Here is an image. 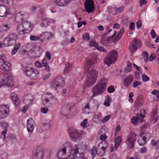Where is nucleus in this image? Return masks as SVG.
Masks as SVG:
<instances>
[{"instance_id": "nucleus-1", "label": "nucleus", "mask_w": 159, "mask_h": 159, "mask_svg": "<svg viewBox=\"0 0 159 159\" xmlns=\"http://www.w3.org/2000/svg\"><path fill=\"white\" fill-rule=\"evenodd\" d=\"M87 75L84 86L85 87H89L94 84L97 80L98 72L94 69L86 70Z\"/></svg>"}, {"instance_id": "nucleus-2", "label": "nucleus", "mask_w": 159, "mask_h": 159, "mask_svg": "<svg viewBox=\"0 0 159 159\" xmlns=\"http://www.w3.org/2000/svg\"><path fill=\"white\" fill-rule=\"evenodd\" d=\"M118 57L117 52L114 50H112L106 55L104 61L107 66H109L117 60Z\"/></svg>"}, {"instance_id": "nucleus-3", "label": "nucleus", "mask_w": 159, "mask_h": 159, "mask_svg": "<svg viewBox=\"0 0 159 159\" xmlns=\"http://www.w3.org/2000/svg\"><path fill=\"white\" fill-rule=\"evenodd\" d=\"M18 39L17 34L14 33H10L4 39L3 44L6 47L13 45L16 43V41Z\"/></svg>"}, {"instance_id": "nucleus-4", "label": "nucleus", "mask_w": 159, "mask_h": 159, "mask_svg": "<svg viewBox=\"0 0 159 159\" xmlns=\"http://www.w3.org/2000/svg\"><path fill=\"white\" fill-rule=\"evenodd\" d=\"M43 154V148L40 146H36L33 150L32 159H42Z\"/></svg>"}, {"instance_id": "nucleus-5", "label": "nucleus", "mask_w": 159, "mask_h": 159, "mask_svg": "<svg viewBox=\"0 0 159 159\" xmlns=\"http://www.w3.org/2000/svg\"><path fill=\"white\" fill-rule=\"evenodd\" d=\"M12 79V77L11 75H7L6 77H1L0 78V88L4 85L11 87L14 84Z\"/></svg>"}, {"instance_id": "nucleus-6", "label": "nucleus", "mask_w": 159, "mask_h": 159, "mask_svg": "<svg viewBox=\"0 0 159 159\" xmlns=\"http://www.w3.org/2000/svg\"><path fill=\"white\" fill-rule=\"evenodd\" d=\"M97 58L96 55L94 54H91L90 57L87 58L85 61L84 64V69L86 70L91 69V67L92 64L95 63Z\"/></svg>"}, {"instance_id": "nucleus-7", "label": "nucleus", "mask_w": 159, "mask_h": 159, "mask_svg": "<svg viewBox=\"0 0 159 159\" xmlns=\"http://www.w3.org/2000/svg\"><path fill=\"white\" fill-rule=\"evenodd\" d=\"M65 85V80L64 78L61 76L57 77L52 81L51 87L56 90V87L61 88Z\"/></svg>"}, {"instance_id": "nucleus-8", "label": "nucleus", "mask_w": 159, "mask_h": 159, "mask_svg": "<svg viewBox=\"0 0 159 159\" xmlns=\"http://www.w3.org/2000/svg\"><path fill=\"white\" fill-rule=\"evenodd\" d=\"M136 135L133 132H131L128 136L126 140V143L129 149L133 148L136 140Z\"/></svg>"}, {"instance_id": "nucleus-9", "label": "nucleus", "mask_w": 159, "mask_h": 159, "mask_svg": "<svg viewBox=\"0 0 159 159\" xmlns=\"http://www.w3.org/2000/svg\"><path fill=\"white\" fill-rule=\"evenodd\" d=\"M69 131L70 136L73 141H77L81 139L80 134L76 129L73 128H69Z\"/></svg>"}, {"instance_id": "nucleus-10", "label": "nucleus", "mask_w": 159, "mask_h": 159, "mask_svg": "<svg viewBox=\"0 0 159 159\" xmlns=\"http://www.w3.org/2000/svg\"><path fill=\"white\" fill-rule=\"evenodd\" d=\"M74 106V104L72 103L65 104L62 107L61 114L63 115H67L70 112Z\"/></svg>"}, {"instance_id": "nucleus-11", "label": "nucleus", "mask_w": 159, "mask_h": 159, "mask_svg": "<svg viewBox=\"0 0 159 159\" xmlns=\"http://www.w3.org/2000/svg\"><path fill=\"white\" fill-rule=\"evenodd\" d=\"M106 89L103 86L102 87L100 84L98 83L93 88L92 92L93 93V96H95L102 93Z\"/></svg>"}, {"instance_id": "nucleus-12", "label": "nucleus", "mask_w": 159, "mask_h": 159, "mask_svg": "<svg viewBox=\"0 0 159 159\" xmlns=\"http://www.w3.org/2000/svg\"><path fill=\"white\" fill-rule=\"evenodd\" d=\"M84 4L85 9L88 13L93 11L94 9V3L92 0H86Z\"/></svg>"}, {"instance_id": "nucleus-13", "label": "nucleus", "mask_w": 159, "mask_h": 159, "mask_svg": "<svg viewBox=\"0 0 159 159\" xmlns=\"http://www.w3.org/2000/svg\"><path fill=\"white\" fill-rule=\"evenodd\" d=\"M9 111V107L8 105H2L0 106V118H5Z\"/></svg>"}, {"instance_id": "nucleus-14", "label": "nucleus", "mask_w": 159, "mask_h": 159, "mask_svg": "<svg viewBox=\"0 0 159 159\" xmlns=\"http://www.w3.org/2000/svg\"><path fill=\"white\" fill-rule=\"evenodd\" d=\"M105 150H104L102 148L98 149V152L97 153V150L95 146H94L91 150V154L93 158L95 156L96 154H97L100 157L102 156L104 154L105 152Z\"/></svg>"}, {"instance_id": "nucleus-15", "label": "nucleus", "mask_w": 159, "mask_h": 159, "mask_svg": "<svg viewBox=\"0 0 159 159\" xmlns=\"http://www.w3.org/2000/svg\"><path fill=\"white\" fill-rule=\"evenodd\" d=\"M147 127L146 125H143L142 127V131L140 134V137H142V136L144 137L145 139L148 141L151 137V134L147 130L145 129Z\"/></svg>"}, {"instance_id": "nucleus-16", "label": "nucleus", "mask_w": 159, "mask_h": 159, "mask_svg": "<svg viewBox=\"0 0 159 159\" xmlns=\"http://www.w3.org/2000/svg\"><path fill=\"white\" fill-rule=\"evenodd\" d=\"M11 64L7 61H2L0 60V69L5 71H8L11 70Z\"/></svg>"}, {"instance_id": "nucleus-17", "label": "nucleus", "mask_w": 159, "mask_h": 159, "mask_svg": "<svg viewBox=\"0 0 159 159\" xmlns=\"http://www.w3.org/2000/svg\"><path fill=\"white\" fill-rule=\"evenodd\" d=\"M9 9L4 5H0V16L3 17L9 14Z\"/></svg>"}, {"instance_id": "nucleus-18", "label": "nucleus", "mask_w": 159, "mask_h": 159, "mask_svg": "<svg viewBox=\"0 0 159 159\" xmlns=\"http://www.w3.org/2000/svg\"><path fill=\"white\" fill-rule=\"evenodd\" d=\"M34 121L31 118L29 119L27 122V128L30 134H31L34 129Z\"/></svg>"}, {"instance_id": "nucleus-19", "label": "nucleus", "mask_w": 159, "mask_h": 159, "mask_svg": "<svg viewBox=\"0 0 159 159\" xmlns=\"http://www.w3.org/2000/svg\"><path fill=\"white\" fill-rule=\"evenodd\" d=\"M22 24L26 34L30 33L32 31V26L29 21H25L22 23Z\"/></svg>"}, {"instance_id": "nucleus-20", "label": "nucleus", "mask_w": 159, "mask_h": 159, "mask_svg": "<svg viewBox=\"0 0 159 159\" xmlns=\"http://www.w3.org/2000/svg\"><path fill=\"white\" fill-rule=\"evenodd\" d=\"M134 80V76L130 74L127 76L123 80L124 85L128 87Z\"/></svg>"}, {"instance_id": "nucleus-21", "label": "nucleus", "mask_w": 159, "mask_h": 159, "mask_svg": "<svg viewBox=\"0 0 159 159\" xmlns=\"http://www.w3.org/2000/svg\"><path fill=\"white\" fill-rule=\"evenodd\" d=\"M40 39H41V41L43 42V41L45 39L48 40L52 38L53 36V34L50 32H46L42 33L40 34Z\"/></svg>"}, {"instance_id": "nucleus-22", "label": "nucleus", "mask_w": 159, "mask_h": 159, "mask_svg": "<svg viewBox=\"0 0 159 159\" xmlns=\"http://www.w3.org/2000/svg\"><path fill=\"white\" fill-rule=\"evenodd\" d=\"M10 96L12 101L15 105L18 106L20 104V101L15 93H12Z\"/></svg>"}, {"instance_id": "nucleus-23", "label": "nucleus", "mask_w": 159, "mask_h": 159, "mask_svg": "<svg viewBox=\"0 0 159 159\" xmlns=\"http://www.w3.org/2000/svg\"><path fill=\"white\" fill-rule=\"evenodd\" d=\"M70 2V0H55L56 4L59 6L64 7L68 4Z\"/></svg>"}, {"instance_id": "nucleus-24", "label": "nucleus", "mask_w": 159, "mask_h": 159, "mask_svg": "<svg viewBox=\"0 0 159 159\" xmlns=\"http://www.w3.org/2000/svg\"><path fill=\"white\" fill-rule=\"evenodd\" d=\"M66 150H65V148H63L62 150H59L57 154V157L59 159H66Z\"/></svg>"}, {"instance_id": "nucleus-25", "label": "nucleus", "mask_w": 159, "mask_h": 159, "mask_svg": "<svg viewBox=\"0 0 159 159\" xmlns=\"http://www.w3.org/2000/svg\"><path fill=\"white\" fill-rule=\"evenodd\" d=\"M0 125L4 129L1 132L2 135H3V139L4 140L5 138V134L7 132V129L8 127V125L7 123L4 122H1Z\"/></svg>"}, {"instance_id": "nucleus-26", "label": "nucleus", "mask_w": 159, "mask_h": 159, "mask_svg": "<svg viewBox=\"0 0 159 159\" xmlns=\"http://www.w3.org/2000/svg\"><path fill=\"white\" fill-rule=\"evenodd\" d=\"M34 69L29 66H27L24 68L23 69L24 73L27 76L30 77L32 72L34 71Z\"/></svg>"}, {"instance_id": "nucleus-27", "label": "nucleus", "mask_w": 159, "mask_h": 159, "mask_svg": "<svg viewBox=\"0 0 159 159\" xmlns=\"http://www.w3.org/2000/svg\"><path fill=\"white\" fill-rule=\"evenodd\" d=\"M11 28L10 24L7 23L3 24L0 28V31L2 32L8 31Z\"/></svg>"}, {"instance_id": "nucleus-28", "label": "nucleus", "mask_w": 159, "mask_h": 159, "mask_svg": "<svg viewBox=\"0 0 159 159\" xmlns=\"http://www.w3.org/2000/svg\"><path fill=\"white\" fill-rule=\"evenodd\" d=\"M17 32L19 34H26L22 23L19 25L16 28Z\"/></svg>"}, {"instance_id": "nucleus-29", "label": "nucleus", "mask_w": 159, "mask_h": 159, "mask_svg": "<svg viewBox=\"0 0 159 159\" xmlns=\"http://www.w3.org/2000/svg\"><path fill=\"white\" fill-rule=\"evenodd\" d=\"M34 71L32 72L30 78L32 80L37 79L39 76V72L37 70L34 69Z\"/></svg>"}, {"instance_id": "nucleus-30", "label": "nucleus", "mask_w": 159, "mask_h": 159, "mask_svg": "<svg viewBox=\"0 0 159 159\" xmlns=\"http://www.w3.org/2000/svg\"><path fill=\"white\" fill-rule=\"evenodd\" d=\"M95 106V104L93 100H91L90 102L87 103L86 105L84 107V109H92L93 108L94 106Z\"/></svg>"}, {"instance_id": "nucleus-31", "label": "nucleus", "mask_w": 159, "mask_h": 159, "mask_svg": "<svg viewBox=\"0 0 159 159\" xmlns=\"http://www.w3.org/2000/svg\"><path fill=\"white\" fill-rule=\"evenodd\" d=\"M134 45L137 46L138 48L141 47L142 46V43L140 40L137 38H134L131 42Z\"/></svg>"}, {"instance_id": "nucleus-32", "label": "nucleus", "mask_w": 159, "mask_h": 159, "mask_svg": "<svg viewBox=\"0 0 159 159\" xmlns=\"http://www.w3.org/2000/svg\"><path fill=\"white\" fill-rule=\"evenodd\" d=\"M138 48L137 46L134 45L131 43H130L129 47V50L132 53H135L137 50Z\"/></svg>"}, {"instance_id": "nucleus-33", "label": "nucleus", "mask_w": 159, "mask_h": 159, "mask_svg": "<svg viewBox=\"0 0 159 159\" xmlns=\"http://www.w3.org/2000/svg\"><path fill=\"white\" fill-rule=\"evenodd\" d=\"M107 80V79L104 78H103L100 79V81L98 84H100V85L102 87L103 86L106 89Z\"/></svg>"}, {"instance_id": "nucleus-34", "label": "nucleus", "mask_w": 159, "mask_h": 159, "mask_svg": "<svg viewBox=\"0 0 159 159\" xmlns=\"http://www.w3.org/2000/svg\"><path fill=\"white\" fill-rule=\"evenodd\" d=\"M127 67L125 68L124 72L127 73L130 72L132 70V63L130 61H128L127 63Z\"/></svg>"}, {"instance_id": "nucleus-35", "label": "nucleus", "mask_w": 159, "mask_h": 159, "mask_svg": "<svg viewBox=\"0 0 159 159\" xmlns=\"http://www.w3.org/2000/svg\"><path fill=\"white\" fill-rule=\"evenodd\" d=\"M148 141L145 139L144 137L142 136L140 139H139L138 140V143L140 146H143Z\"/></svg>"}, {"instance_id": "nucleus-36", "label": "nucleus", "mask_w": 159, "mask_h": 159, "mask_svg": "<svg viewBox=\"0 0 159 159\" xmlns=\"http://www.w3.org/2000/svg\"><path fill=\"white\" fill-rule=\"evenodd\" d=\"M71 68V66L69 63L66 64L65 68L64 70L63 74H65L69 72Z\"/></svg>"}, {"instance_id": "nucleus-37", "label": "nucleus", "mask_w": 159, "mask_h": 159, "mask_svg": "<svg viewBox=\"0 0 159 159\" xmlns=\"http://www.w3.org/2000/svg\"><path fill=\"white\" fill-rule=\"evenodd\" d=\"M143 120L142 119H141V118L140 117H138L137 114L136 116L134 117L132 119L131 122L133 124H135L138 121H139L141 123L142 122Z\"/></svg>"}, {"instance_id": "nucleus-38", "label": "nucleus", "mask_w": 159, "mask_h": 159, "mask_svg": "<svg viewBox=\"0 0 159 159\" xmlns=\"http://www.w3.org/2000/svg\"><path fill=\"white\" fill-rule=\"evenodd\" d=\"M106 99L105 100L104 104L106 107H109L110 105V102L111 101V98L109 95L106 96Z\"/></svg>"}, {"instance_id": "nucleus-39", "label": "nucleus", "mask_w": 159, "mask_h": 159, "mask_svg": "<svg viewBox=\"0 0 159 159\" xmlns=\"http://www.w3.org/2000/svg\"><path fill=\"white\" fill-rule=\"evenodd\" d=\"M20 46V44L19 43L16 44L14 47L11 52L12 54H15L17 51Z\"/></svg>"}, {"instance_id": "nucleus-40", "label": "nucleus", "mask_w": 159, "mask_h": 159, "mask_svg": "<svg viewBox=\"0 0 159 159\" xmlns=\"http://www.w3.org/2000/svg\"><path fill=\"white\" fill-rule=\"evenodd\" d=\"M49 19L47 18L44 19L42 22L41 23V26L43 27H46L48 25H49Z\"/></svg>"}, {"instance_id": "nucleus-41", "label": "nucleus", "mask_w": 159, "mask_h": 159, "mask_svg": "<svg viewBox=\"0 0 159 159\" xmlns=\"http://www.w3.org/2000/svg\"><path fill=\"white\" fill-rule=\"evenodd\" d=\"M146 111L143 109H142L140 111V114H137L138 117H140L141 119L143 120V119L145 117V115Z\"/></svg>"}, {"instance_id": "nucleus-42", "label": "nucleus", "mask_w": 159, "mask_h": 159, "mask_svg": "<svg viewBox=\"0 0 159 159\" xmlns=\"http://www.w3.org/2000/svg\"><path fill=\"white\" fill-rule=\"evenodd\" d=\"M109 9H110L111 10L110 12V13L114 15L118 13V11L119 10V9L116 7H115L114 8L109 7Z\"/></svg>"}, {"instance_id": "nucleus-43", "label": "nucleus", "mask_w": 159, "mask_h": 159, "mask_svg": "<svg viewBox=\"0 0 159 159\" xmlns=\"http://www.w3.org/2000/svg\"><path fill=\"white\" fill-rule=\"evenodd\" d=\"M107 34V33H106L104 34L103 36L101 39L100 43L102 44L103 45H104L107 41V38L106 37V36Z\"/></svg>"}, {"instance_id": "nucleus-44", "label": "nucleus", "mask_w": 159, "mask_h": 159, "mask_svg": "<svg viewBox=\"0 0 159 159\" xmlns=\"http://www.w3.org/2000/svg\"><path fill=\"white\" fill-rule=\"evenodd\" d=\"M72 144L71 143L69 142H66L64 143V148H65V150H66V148H69L70 149V151L72 149H71L72 148Z\"/></svg>"}, {"instance_id": "nucleus-45", "label": "nucleus", "mask_w": 159, "mask_h": 159, "mask_svg": "<svg viewBox=\"0 0 159 159\" xmlns=\"http://www.w3.org/2000/svg\"><path fill=\"white\" fill-rule=\"evenodd\" d=\"M115 150H116L119 146V136H118L115 139Z\"/></svg>"}, {"instance_id": "nucleus-46", "label": "nucleus", "mask_w": 159, "mask_h": 159, "mask_svg": "<svg viewBox=\"0 0 159 159\" xmlns=\"http://www.w3.org/2000/svg\"><path fill=\"white\" fill-rule=\"evenodd\" d=\"M30 39L31 40L33 41H38L41 39L40 35L39 36L33 35H31Z\"/></svg>"}, {"instance_id": "nucleus-47", "label": "nucleus", "mask_w": 159, "mask_h": 159, "mask_svg": "<svg viewBox=\"0 0 159 159\" xmlns=\"http://www.w3.org/2000/svg\"><path fill=\"white\" fill-rule=\"evenodd\" d=\"M143 59L145 62H147L148 61V54L147 52L145 51L143 52Z\"/></svg>"}, {"instance_id": "nucleus-48", "label": "nucleus", "mask_w": 159, "mask_h": 159, "mask_svg": "<svg viewBox=\"0 0 159 159\" xmlns=\"http://www.w3.org/2000/svg\"><path fill=\"white\" fill-rule=\"evenodd\" d=\"M142 82L139 81H134L132 84V86L134 88L137 87L139 85H142Z\"/></svg>"}, {"instance_id": "nucleus-49", "label": "nucleus", "mask_w": 159, "mask_h": 159, "mask_svg": "<svg viewBox=\"0 0 159 159\" xmlns=\"http://www.w3.org/2000/svg\"><path fill=\"white\" fill-rule=\"evenodd\" d=\"M142 78L143 82H146L149 80V78L146 75L143 74L142 76Z\"/></svg>"}, {"instance_id": "nucleus-50", "label": "nucleus", "mask_w": 159, "mask_h": 159, "mask_svg": "<svg viewBox=\"0 0 159 159\" xmlns=\"http://www.w3.org/2000/svg\"><path fill=\"white\" fill-rule=\"evenodd\" d=\"M70 42V39H66L61 43L62 45H66L69 44Z\"/></svg>"}, {"instance_id": "nucleus-51", "label": "nucleus", "mask_w": 159, "mask_h": 159, "mask_svg": "<svg viewBox=\"0 0 159 159\" xmlns=\"http://www.w3.org/2000/svg\"><path fill=\"white\" fill-rule=\"evenodd\" d=\"M83 39L84 40L88 41L89 39V34L88 33H85L83 35Z\"/></svg>"}, {"instance_id": "nucleus-52", "label": "nucleus", "mask_w": 159, "mask_h": 159, "mask_svg": "<svg viewBox=\"0 0 159 159\" xmlns=\"http://www.w3.org/2000/svg\"><path fill=\"white\" fill-rule=\"evenodd\" d=\"M141 104V103L140 102L139 99L137 98L135 102V103H134L135 107L136 108H138Z\"/></svg>"}, {"instance_id": "nucleus-53", "label": "nucleus", "mask_w": 159, "mask_h": 159, "mask_svg": "<svg viewBox=\"0 0 159 159\" xmlns=\"http://www.w3.org/2000/svg\"><path fill=\"white\" fill-rule=\"evenodd\" d=\"M101 143H103L104 145V146L102 147L101 148L103 149L106 150L108 147V144L105 141H104L103 142H101Z\"/></svg>"}, {"instance_id": "nucleus-54", "label": "nucleus", "mask_w": 159, "mask_h": 159, "mask_svg": "<svg viewBox=\"0 0 159 159\" xmlns=\"http://www.w3.org/2000/svg\"><path fill=\"white\" fill-rule=\"evenodd\" d=\"M97 49L100 51H102L104 52H107L105 50L104 47L102 46H97L96 48Z\"/></svg>"}, {"instance_id": "nucleus-55", "label": "nucleus", "mask_w": 159, "mask_h": 159, "mask_svg": "<svg viewBox=\"0 0 159 159\" xmlns=\"http://www.w3.org/2000/svg\"><path fill=\"white\" fill-rule=\"evenodd\" d=\"M110 116L108 115L106 116L102 119V123H105L110 118Z\"/></svg>"}, {"instance_id": "nucleus-56", "label": "nucleus", "mask_w": 159, "mask_h": 159, "mask_svg": "<svg viewBox=\"0 0 159 159\" xmlns=\"http://www.w3.org/2000/svg\"><path fill=\"white\" fill-rule=\"evenodd\" d=\"M115 90V89L114 86H111L108 87L107 89V91L109 93H112Z\"/></svg>"}, {"instance_id": "nucleus-57", "label": "nucleus", "mask_w": 159, "mask_h": 159, "mask_svg": "<svg viewBox=\"0 0 159 159\" xmlns=\"http://www.w3.org/2000/svg\"><path fill=\"white\" fill-rule=\"evenodd\" d=\"M27 101L29 100L30 101V102L28 103L29 104L31 103L33 100V98L32 96L30 95H28L27 96Z\"/></svg>"}, {"instance_id": "nucleus-58", "label": "nucleus", "mask_w": 159, "mask_h": 159, "mask_svg": "<svg viewBox=\"0 0 159 159\" xmlns=\"http://www.w3.org/2000/svg\"><path fill=\"white\" fill-rule=\"evenodd\" d=\"M134 96V94L133 92L129 93V101L131 102H132L133 101L132 97Z\"/></svg>"}, {"instance_id": "nucleus-59", "label": "nucleus", "mask_w": 159, "mask_h": 159, "mask_svg": "<svg viewBox=\"0 0 159 159\" xmlns=\"http://www.w3.org/2000/svg\"><path fill=\"white\" fill-rule=\"evenodd\" d=\"M147 151V148L146 147H144L140 149V152L142 154L145 153Z\"/></svg>"}, {"instance_id": "nucleus-60", "label": "nucleus", "mask_w": 159, "mask_h": 159, "mask_svg": "<svg viewBox=\"0 0 159 159\" xmlns=\"http://www.w3.org/2000/svg\"><path fill=\"white\" fill-rule=\"evenodd\" d=\"M136 25L138 29L140 28L142 26V21L141 20L138 21L136 23Z\"/></svg>"}, {"instance_id": "nucleus-61", "label": "nucleus", "mask_w": 159, "mask_h": 159, "mask_svg": "<svg viewBox=\"0 0 159 159\" xmlns=\"http://www.w3.org/2000/svg\"><path fill=\"white\" fill-rule=\"evenodd\" d=\"M48 111V109L47 107H42L41 109V111L43 113H46Z\"/></svg>"}, {"instance_id": "nucleus-62", "label": "nucleus", "mask_w": 159, "mask_h": 159, "mask_svg": "<svg viewBox=\"0 0 159 159\" xmlns=\"http://www.w3.org/2000/svg\"><path fill=\"white\" fill-rule=\"evenodd\" d=\"M89 46L90 47L94 46L96 48L98 45L95 42L92 41L90 43Z\"/></svg>"}, {"instance_id": "nucleus-63", "label": "nucleus", "mask_w": 159, "mask_h": 159, "mask_svg": "<svg viewBox=\"0 0 159 159\" xmlns=\"http://www.w3.org/2000/svg\"><path fill=\"white\" fill-rule=\"evenodd\" d=\"M107 136L105 134H102L100 137V139L103 141H104L107 139Z\"/></svg>"}, {"instance_id": "nucleus-64", "label": "nucleus", "mask_w": 159, "mask_h": 159, "mask_svg": "<svg viewBox=\"0 0 159 159\" xmlns=\"http://www.w3.org/2000/svg\"><path fill=\"white\" fill-rule=\"evenodd\" d=\"M87 119L84 120L81 123V125L83 126L84 127H86V125L87 123Z\"/></svg>"}]
</instances>
